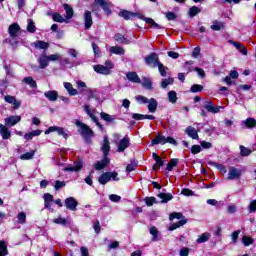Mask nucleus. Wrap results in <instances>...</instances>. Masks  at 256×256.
<instances>
[{"mask_svg": "<svg viewBox=\"0 0 256 256\" xmlns=\"http://www.w3.org/2000/svg\"><path fill=\"white\" fill-rule=\"evenodd\" d=\"M119 16L123 17L126 21H129L131 17H138V19H141V21H145V23H148V25H151L154 29H163V27L156 23L153 18H147L139 13H133L127 10H122L119 12Z\"/></svg>", "mask_w": 256, "mask_h": 256, "instance_id": "f257e3e1", "label": "nucleus"}, {"mask_svg": "<svg viewBox=\"0 0 256 256\" xmlns=\"http://www.w3.org/2000/svg\"><path fill=\"white\" fill-rule=\"evenodd\" d=\"M75 125H76V127L79 128L78 131H79L80 135H82V137L84 139H86V141H89V139H91V137H93V135H94L93 131L85 123H83L79 120H76Z\"/></svg>", "mask_w": 256, "mask_h": 256, "instance_id": "f03ea898", "label": "nucleus"}, {"mask_svg": "<svg viewBox=\"0 0 256 256\" xmlns=\"http://www.w3.org/2000/svg\"><path fill=\"white\" fill-rule=\"evenodd\" d=\"M84 111L92 119V121L97 125L100 131H103V125L99 122V118L95 116V109H92L91 106L85 105Z\"/></svg>", "mask_w": 256, "mask_h": 256, "instance_id": "7ed1b4c3", "label": "nucleus"}, {"mask_svg": "<svg viewBox=\"0 0 256 256\" xmlns=\"http://www.w3.org/2000/svg\"><path fill=\"white\" fill-rule=\"evenodd\" d=\"M64 205L69 211H77L79 202H77V199H75V197H68L65 199Z\"/></svg>", "mask_w": 256, "mask_h": 256, "instance_id": "20e7f679", "label": "nucleus"}, {"mask_svg": "<svg viewBox=\"0 0 256 256\" xmlns=\"http://www.w3.org/2000/svg\"><path fill=\"white\" fill-rule=\"evenodd\" d=\"M243 171L241 169H237L233 166H231L229 168V171H228V181H233L235 179H239V177H241Z\"/></svg>", "mask_w": 256, "mask_h": 256, "instance_id": "39448f33", "label": "nucleus"}, {"mask_svg": "<svg viewBox=\"0 0 256 256\" xmlns=\"http://www.w3.org/2000/svg\"><path fill=\"white\" fill-rule=\"evenodd\" d=\"M4 123L6 127H15L17 123H21V116L19 115H12L5 118Z\"/></svg>", "mask_w": 256, "mask_h": 256, "instance_id": "423d86ee", "label": "nucleus"}, {"mask_svg": "<svg viewBox=\"0 0 256 256\" xmlns=\"http://www.w3.org/2000/svg\"><path fill=\"white\" fill-rule=\"evenodd\" d=\"M204 108L206 109V111H208V113H219V111H221V109H223V106H214L213 102L211 100L205 101L204 102Z\"/></svg>", "mask_w": 256, "mask_h": 256, "instance_id": "0eeeda50", "label": "nucleus"}, {"mask_svg": "<svg viewBox=\"0 0 256 256\" xmlns=\"http://www.w3.org/2000/svg\"><path fill=\"white\" fill-rule=\"evenodd\" d=\"M130 144H131V140L129 139L128 136H125L122 140L116 143L118 147V152L123 153V151H125V149H127Z\"/></svg>", "mask_w": 256, "mask_h": 256, "instance_id": "6e6552de", "label": "nucleus"}, {"mask_svg": "<svg viewBox=\"0 0 256 256\" xmlns=\"http://www.w3.org/2000/svg\"><path fill=\"white\" fill-rule=\"evenodd\" d=\"M83 169V160L79 159L77 160L73 166H68L64 168V171L72 172V173H77Z\"/></svg>", "mask_w": 256, "mask_h": 256, "instance_id": "1a4fd4ad", "label": "nucleus"}, {"mask_svg": "<svg viewBox=\"0 0 256 256\" xmlns=\"http://www.w3.org/2000/svg\"><path fill=\"white\" fill-rule=\"evenodd\" d=\"M145 61L150 67H156L159 65V63H161L159 62V56L156 53L150 54L148 57L145 58Z\"/></svg>", "mask_w": 256, "mask_h": 256, "instance_id": "9d476101", "label": "nucleus"}, {"mask_svg": "<svg viewBox=\"0 0 256 256\" xmlns=\"http://www.w3.org/2000/svg\"><path fill=\"white\" fill-rule=\"evenodd\" d=\"M5 103H9V105H13L14 109H19L21 107V101L17 100L15 96L12 95H6L4 96Z\"/></svg>", "mask_w": 256, "mask_h": 256, "instance_id": "9b49d317", "label": "nucleus"}, {"mask_svg": "<svg viewBox=\"0 0 256 256\" xmlns=\"http://www.w3.org/2000/svg\"><path fill=\"white\" fill-rule=\"evenodd\" d=\"M83 19L85 29H91V27L93 26V16L91 15V11L86 10L84 12Z\"/></svg>", "mask_w": 256, "mask_h": 256, "instance_id": "f8f14e48", "label": "nucleus"}, {"mask_svg": "<svg viewBox=\"0 0 256 256\" xmlns=\"http://www.w3.org/2000/svg\"><path fill=\"white\" fill-rule=\"evenodd\" d=\"M110 162L111 160L109 159V157L103 156V159L101 161H98L94 164V169H96V171H102V169H105Z\"/></svg>", "mask_w": 256, "mask_h": 256, "instance_id": "ddd939ff", "label": "nucleus"}, {"mask_svg": "<svg viewBox=\"0 0 256 256\" xmlns=\"http://www.w3.org/2000/svg\"><path fill=\"white\" fill-rule=\"evenodd\" d=\"M38 64L40 69H46V67H49V56L45 53L40 54L38 57Z\"/></svg>", "mask_w": 256, "mask_h": 256, "instance_id": "4468645a", "label": "nucleus"}, {"mask_svg": "<svg viewBox=\"0 0 256 256\" xmlns=\"http://www.w3.org/2000/svg\"><path fill=\"white\" fill-rule=\"evenodd\" d=\"M19 31H21V27H19V24L17 23L11 24L8 28V33L12 39H15V37H17Z\"/></svg>", "mask_w": 256, "mask_h": 256, "instance_id": "2eb2a0df", "label": "nucleus"}, {"mask_svg": "<svg viewBox=\"0 0 256 256\" xmlns=\"http://www.w3.org/2000/svg\"><path fill=\"white\" fill-rule=\"evenodd\" d=\"M0 135L4 140L11 139V131L6 124H0Z\"/></svg>", "mask_w": 256, "mask_h": 256, "instance_id": "dca6fc26", "label": "nucleus"}, {"mask_svg": "<svg viewBox=\"0 0 256 256\" xmlns=\"http://www.w3.org/2000/svg\"><path fill=\"white\" fill-rule=\"evenodd\" d=\"M93 69L95 73H99L100 75H111V71L109 70V68H105L104 65H94Z\"/></svg>", "mask_w": 256, "mask_h": 256, "instance_id": "f3484780", "label": "nucleus"}, {"mask_svg": "<svg viewBox=\"0 0 256 256\" xmlns=\"http://www.w3.org/2000/svg\"><path fill=\"white\" fill-rule=\"evenodd\" d=\"M44 97H46L48 101L55 102L59 99V93L56 90H49L44 93Z\"/></svg>", "mask_w": 256, "mask_h": 256, "instance_id": "a211bd4d", "label": "nucleus"}, {"mask_svg": "<svg viewBox=\"0 0 256 256\" xmlns=\"http://www.w3.org/2000/svg\"><path fill=\"white\" fill-rule=\"evenodd\" d=\"M101 149H102L104 157H107L109 155V151H111V145H110L109 139L107 137L104 138Z\"/></svg>", "mask_w": 256, "mask_h": 256, "instance_id": "6ab92c4d", "label": "nucleus"}, {"mask_svg": "<svg viewBox=\"0 0 256 256\" xmlns=\"http://www.w3.org/2000/svg\"><path fill=\"white\" fill-rule=\"evenodd\" d=\"M230 45L235 46V48L237 49V51H239L242 55H247V48H245L243 46V44L239 43V42H235L233 40L229 41Z\"/></svg>", "mask_w": 256, "mask_h": 256, "instance_id": "aec40b11", "label": "nucleus"}, {"mask_svg": "<svg viewBox=\"0 0 256 256\" xmlns=\"http://www.w3.org/2000/svg\"><path fill=\"white\" fill-rule=\"evenodd\" d=\"M159 106V103L155 98H151L148 100V111L149 113H155L157 111V107Z\"/></svg>", "mask_w": 256, "mask_h": 256, "instance_id": "412c9836", "label": "nucleus"}, {"mask_svg": "<svg viewBox=\"0 0 256 256\" xmlns=\"http://www.w3.org/2000/svg\"><path fill=\"white\" fill-rule=\"evenodd\" d=\"M64 88L66 89L67 93L70 96H75L79 94V91H77V89L73 88V84L69 83V82H64Z\"/></svg>", "mask_w": 256, "mask_h": 256, "instance_id": "4be33fe9", "label": "nucleus"}, {"mask_svg": "<svg viewBox=\"0 0 256 256\" xmlns=\"http://www.w3.org/2000/svg\"><path fill=\"white\" fill-rule=\"evenodd\" d=\"M126 77L131 83H141V78L135 72H127Z\"/></svg>", "mask_w": 256, "mask_h": 256, "instance_id": "5701e85b", "label": "nucleus"}, {"mask_svg": "<svg viewBox=\"0 0 256 256\" xmlns=\"http://www.w3.org/2000/svg\"><path fill=\"white\" fill-rule=\"evenodd\" d=\"M109 181H111L110 172H105L98 178V183H100V185H107Z\"/></svg>", "mask_w": 256, "mask_h": 256, "instance_id": "b1692460", "label": "nucleus"}, {"mask_svg": "<svg viewBox=\"0 0 256 256\" xmlns=\"http://www.w3.org/2000/svg\"><path fill=\"white\" fill-rule=\"evenodd\" d=\"M167 143V137L158 134L155 139L152 140V145H165Z\"/></svg>", "mask_w": 256, "mask_h": 256, "instance_id": "393cba45", "label": "nucleus"}, {"mask_svg": "<svg viewBox=\"0 0 256 256\" xmlns=\"http://www.w3.org/2000/svg\"><path fill=\"white\" fill-rule=\"evenodd\" d=\"M186 133L191 139H199V134L197 133V130L193 126H188L186 128Z\"/></svg>", "mask_w": 256, "mask_h": 256, "instance_id": "a878e982", "label": "nucleus"}, {"mask_svg": "<svg viewBox=\"0 0 256 256\" xmlns=\"http://www.w3.org/2000/svg\"><path fill=\"white\" fill-rule=\"evenodd\" d=\"M43 133V131L41 130H34L32 132L26 133L24 135V139L26 141H31V139H33V137H39V135H41Z\"/></svg>", "mask_w": 256, "mask_h": 256, "instance_id": "bb28decb", "label": "nucleus"}, {"mask_svg": "<svg viewBox=\"0 0 256 256\" xmlns=\"http://www.w3.org/2000/svg\"><path fill=\"white\" fill-rule=\"evenodd\" d=\"M140 83L142 87H144V89H148V91H151V89H153V83L151 82V79L147 77H143Z\"/></svg>", "mask_w": 256, "mask_h": 256, "instance_id": "cd10ccee", "label": "nucleus"}, {"mask_svg": "<svg viewBox=\"0 0 256 256\" xmlns=\"http://www.w3.org/2000/svg\"><path fill=\"white\" fill-rule=\"evenodd\" d=\"M109 51L114 55H125V49H123V47L120 46H111Z\"/></svg>", "mask_w": 256, "mask_h": 256, "instance_id": "c85d7f7f", "label": "nucleus"}, {"mask_svg": "<svg viewBox=\"0 0 256 256\" xmlns=\"http://www.w3.org/2000/svg\"><path fill=\"white\" fill-rule=\"evenodd\" d=\"M32 47H35L36 49H49V43L39 40L32 43Z\"/></svg>", "mask_w": 256, "mask_h": 256, "instance_id": "c756f323", "label": "nucleus"}, {"mask_svg": "<svg viewBox=\"0 0 256 256\" xmlns=\"http://www.w3.org/2000/svg\"><path fill=\"white\" fill-rule=\"evenodd\" d=\"M35 150H32L30 152H26L20 156L21 161H31L35 157Z\"/></svg>", "mask_w": 256, "mask_h": 256, "instance_id": "7c9ffc66", "label": "nucleus"}, {"mask_svg": "<svg viewBox=\"0 0 256 256\" xmlns=\"http://www.w3.org/2000/svg\"><path fill=\"white\" fill-rule=\"evenodd\" d=\"M210 28L212 29V31H221V29H225V23L214 21Z\"/></svg>", "mask_w": 256, "mask_h": 256, "instance_id": "2f4dec72", "label": "nucleus"}, {"mask_svg": "<svg viewBox=\"0 0 256 256\" xmlns=\"http://www.w3.org/2000/svg\"><path fill=\"white\" fill-rule=\"evenodd\" d=\"M159 199H162L161 203H169V201H171V199H173V195L169 194V193H159L158 194Z\"/></svg>", "mask_w": 256, "mask_h": 256, "instance_id": "473e14b6", "label": "nucleus"}, {"mask_svg": "<svg viewBox=\"0 0 256 256\" xmlns=\"http://www.w3.org/2000/svg\"><path fill=\"white\" fill-rule=\"evenodd\" d=\"M115 41H117V43H122L123 45H129L130 43L129 39L125 38L122 34H116Z\"/></svg>", "mask_w": 256, "mask_h": 256, "instance_id": "72a5a7b5", "label": "nucleus"}, {"mask_svg": "<svg viewBox=\"0 0 256 256\" xmlns=\"http://www.w3.org/2000/svg\"><path fill=\"white\" fill-rule=\"evenodd\" d=\"M242 123L247 127V129H253V127H256V120L254 118H248Z\"/></svg>", "mask_w": 256, "mask_h": 256, "instance_id": "f704fd0d", "label": "nucleus"}, {"mask_svg": "<svg viewBox=\"0 0 256 256\" xmlns=\"http://www.w3.org/2000/svg\"><path fill=\"white\" fill-rule=\"evenodd\" d=\"M9 255V250H7V244L5 241L0 240V256Z\"/></svg>", "mask_w": 256, "mask_h": 256, "instance_id": "c9c22d12", "label": "nucleus"}, {"mask_svg": "<svg viewBox=\"0 0 256 256\" xmlns=\"http://www.w3.org/2000/svg\"><path fill=\"white\" fill-rule=\"evenodd\" d=\"M56 133L60 135V137H63L64 139H69V135H70L69 131L63 127H58V129L56 130Z\"/></svg>", "mask_w": 256, "mask_h": 256, "instance_id": "e433bc0d", "label": "nucleus"}, {"mask_svg": "<svg viewBox=\"0 0 256 256\" xmlns=\"http://www.w3.org/2000/svg\"><path fill=\"white\" fill-rule=\"evenodd\" d=\"M17 223H19L20 225H25V223H27V214L25 212H19L17 215Z\"/></svg>", "mask_w": 256, "mask_h": 256, "instance_id": "4c0bfd02", "label": "nucleus"}, {"mask_svg": "<svg viewBox=\"0 0 256 256\" xmlns=\"http://www.w3.org/2000/svg\"><path fill=\"white\" fill-rule=\"evenodd\" d=\"M186 224H187V219H182L177 223H174L172 226H170L169 231H175V229H179V227H183V225H186Z\"/></svg>", "mask_w": 256, "mask_h": 256, "instance_id": "58836bf2", "label": "nucleus"}, {"mask_svg": "<svg viewBox=\"0 0 256 256\" xmlns=\"http://www.w3.org/2000/svg\"><path fill=\"white\" fill-rule=\"evenodd\" d=\"M211 239V234L209 233H203L199 236V238L196 240L197 243H207V241Z\"/></svg>", "mask_w": 256, "mask_h": 256, "instance_id": "ea45409f", "label": "nucleus"}, {"mask_svg": "<svg viewBox=\"0 0 256 256\" xmlns=\"http://www.w3.org/2000/svg\"><path fill=\"white\" fill-rule=\"evenodd\" d=\"M100 117L103 119V121H106V123H113V121H115V118L112 115H109L105 112H101Z\"/></svg>", "mask_w": 256, "mask_h": 256, "instance_id": "a19ab883", "label": "nucleus"}, {"mask_svg": "<svg viewBox=\"0 0 256 256\" xmlns=\"http://www.w3.org/2000/svg\"><path fill=\"white\" fill-rule=\"evenodd\" d=\"M23 82L32 87V89L37 88V82L33 80V77H26L23 79Z\"/></svg>", "mask_w": 256, "mask_h": 256, "instance_id": "79ce46f5", "label": "nucleus"}, {"mask_svg": "<svg viewBox=\"0 0 256 256\" xmlns=\"http://www.w3.org/2000/svg\"><path fill=\"white\" fill-rule=\"evenodd\" d=\"M64 10L66 11V19L73 17V8L69 4H64Z\"/></svg>", "mask_w": 256, "mask_h": 256, "instance_id": "37998d69", "label": "nucleus"}, {"mask_svg": "<svg viewBox=\"0 0 256 256\" xmlns=\"http://www.w3.org/2000/svg\"><path fill=\"white\" fill-rule=\"evenodd\" d=\"M208 205H212V207H221L224 205L223 201H217L216 199H208L207 200Z\"/></svg>", "mask_w": 256, "mask_h": 256, "instance_id": "c03bdc74", "label": "nucleus"}, {"mask_svg": "<svg viewBox=\"0 0 256 256\" xmlns=\"http://www.w3.org/2000/svg\"><path fill=\"white\" fill-rule=\"evenodd\" d=\"M52 19L53 21H55L56 23H65L67 20H65V18H63V16H61V14L59 13H54L52 15Z\"/></svg>", "mask_w": 256, "mask_h": 256, "instance_id": "a18cd8bd", "label": "nucleus"}, {"mask_svg": "<svg viewBox=\"0 0 256 256\" xmlns=\"http://www.w3.org/2000/svg\"><path fill=\"white\" fill-rule=\"evenodd\" d=\"M240 153H241L242 157H249V155H251V153H253V151H251V149H249L245 146H240Z\"/></svg>", "mask_w": 256, "mask_h": 256, "instance_id": "49530a36", "label": "nucleus"}, {"mask_svg": "<svg viewBox=\"0 0 256 256\" xmlns=\"http://www.w3.org/2000/svg\"><path fill=\"white\" fill-rule=\"evenodd\" d=\"M201 13V9L197 8V6H193L189 9L188 15L190 17H195L196 15H199Z\"/></svg>", "mask_w": 256, "mask_h": 256, "instance_id": "de8ad7c7", "label": "nucleus"}, {"mask_svg": "<svg viewBox=\"0 0 256 256\" xmlns=\"http://www.w3.org/2000/svg\"><path fill=\"white\" fill-rule=\"evenodd\" d=\"M36 30L37 28L35 27V23L33 22V20L28 19L27 31L29 33H35Z\"/></svg>", "mask_w": 256, "mask_h": 256, "instance_id": "09e8293b", "label": "nucleus"}, {"mask_svg": "<svg viewBox=\"0 0 256 256\" xmlns=\"http://www.w3.org/2000/svg\"><path fill=\"white\" fill-rule=\"evenodd\" d=\"M168 100L170 103H177V92L175 91L168 92Z\"/></svg>", "mask_w": 256, "mask_h": 256, "instance_id": "8fccbe9b", "label": "nucleus"}, {"mask_svg": "<svg viewBox=\"0 0 256 256\" xmlns=\"http://www.w3.org/2000/svg\"><path fill=\"white\" fill-rule=\"evenodd\" d=\"M177 163H179V159L173 158L170 163L167 164V171H173V167H177Z\"/></svg>", "mask_w": 256, "mask_h": 256, "instance_id": "3c124183", "label": "nucleus"}, {"mask_svg": "<svg viewBox=\"0 0 256 256\" xmlns=\"http://www.w3.org/2000/svg\"><path fill=\"white\" fill-rule=\"evenodd\" d=\"M173 78H166V79H163L162 82H161V88L162 89H167V86L168 85H173Z\"/></svg>", "mask_w": 256, "mask_h": 256, "instance_id": "603ef678", "label": "nucleus"}, {"mask_svg": "<svg viewBox=\"0 0 256 256\" xmlns=\"http://www.w3.org/2000/svg\"><path fill=\"white\" fill-rule=\"evenodd\" d=\"M255 240L253 238L248 237V236H243L242 237V242L245 245V247H249V245H253Z\"/></svg>", "mask_w": 256, "mask_h": 256, "instance_id": "864d4df0", "label": "nucleus"}, {"mask_svg": "<svg viewBox=\"0 0 256 256\" xmlns=\"http://www.w3.org/2000/svg\"><path fill=\"white\" fill-rule=\"evenodd\" d=\"M135 99L136 101H138V103H140V105H145L149 103V99H147V97L142 95L135 96Z\"/></svg>", "mask_w": 256, "mask_h": 256, "instance_id": "5fc2aeb1", "label": "nucleus"}, {"mask_svg": "<svg viewBox=\"0 0 256 256\" xmlns=\"http://www.w3.org/2000/svg\"><path fill=\"white\" fill-rule=\"evenodd\" d=\"M53 223H55L56 225H63L65 227L67 225V219L63 217H58L53 220Z\"/></svg>", "mask_w": 256, "mask_h": 256, "instance_id": "6e6d98bb", "label": "nucleus"}, {"mask_svg": "<svg viewBox=\"0 0 256 256\" xmlns=\"http://www.w3.org/2000/svg\"><path fill=\"white\" fill-rule=\"evenodd\" d=\"M150 234L153 236L152 241H157V237L159 235V230H157V227L155 226L151 227Z\"/></svg>", "mask_w": 256, "mask_h": 256, "instance_id": "4d7b16f0", "label": "nucleus"}, {"mask_svg": "<svg viewBox=\"0 0 256 256\" xmlns=\"http://www.w3.org/2000/svg\"><path fill=\"white\" fill-rule=\"evenodd\" d=\"M248 213H256V199L252 200L248 205Z\"/></svg>", "mask_w": 256, "mask_h": 256, "instance_id": "13d9d810", "label": "nucleus"}, {"mask_svg": "<svg viewBox=\"0 0 256 256\" xmlns=\"http://www.w3.org/2000/svg\"><path fill=\"white\" fill-rule=\"evenodd\" d=\"M203 89L202 85L194 84L191 86L190 91L191 93H200V91Z\"/></svg>", "mask_w": 256, "mask_h": 256, "instance_id": "bf43d9fd", "label": "nucleus"}, {"mask_svg": "<svg viewBox=\"0 0 256 256\" xmlns=\"http://www.w3.org/2000/svg\"><path fill=\"white\" fill-rule=\"evenodd\" d=\"M97 5L102 7L103 10L109 11V8L107 7V2L105 0H94Z\"/></svg>", "mask_w": 256, "mask_h": 256, "instance_id": "052dcab7", "label": "nucleus"}, {"mask_svg": "<svg viewBox=\"0 0 256 256\" xmlns=\"http://www.w3.org/2000/svg\"><path fill=\"white\" fill-rule=\"evenodd\" d=\"M76 85L81 93H83V91H85V89H87V84L83 81H77Z\"/></svg>", "mask_w": 256, "mask_h": 256, "instance_id": "680f3d73", "label": "nucleus"}, {"mask_svg": "<svg viewBox=\"0 0 256 256\" xmlns=\"http://www.w3.org/2000/svg\"><path fill=\"white\" fill-rule=\"evenodd\" d=\"M65 185H66L65 181L56 180L54 188L56 191H59V189H63V187H65Z\"/></svg>", "mask_w": 256, "mask_h": 256, "instance_id": "e2e57ef3", "label": "nucleus"}, {"mask_svg": "<svg viewBox=\"0 0 256 256\" xmlns=\"http://www.w3.org/2000/svg\"><path fill=\"white\" fill-rule=\"evenodd\" d=\"M145 201L148 207H152L154 203H157V199L155 197H147Z\"/></svg>", "mask_w": 256, "mask_h": 256, "instance_id": "0e129e2a", "label": "nucleus"}, {"mask_svg": "<svg viewBox=\"0 0 256 256\" xmlns=\"http://www.w3.org/2000/svg\"><path fill=\"white\" fill-rule=\"evenodd\" d=\"M61 60V56L60 54H52V55H48V61H60Z\"/></svg>", "mask_w": 256, "mask_h": 256, "instance_id": "69168bd1", "label": "nucleus"}, {"mask_svg": "<svg viewBox=\"0 0 256 256\" xmlns=\"http://www.w3.org/2000/svg\"><path fill=\"white\" fill-rule=\"evenodd\" d=\"M68 55H70V57H74L77 58L79 57V52L76 49L70 48L67 50Z\"/></svg>", "mask_w": 256, "mask_h": 256, "instance_id": "338daca9", "label": "nucleus"}, {"mask_svg": "<svg viewBox=\"0 0 256 256\" xmlns=\"http://www.w3.org/2000/svg\"><path fill=\"white\" fill-rule=\"evenodd\" d=\"M180 256H189V248L187 247H183L180 252H179Z\"/></svg>", "mask_w": 256, "mask_h": 256, "instance_id": "774afa93", "label": "nucleus"}]
</instances>
